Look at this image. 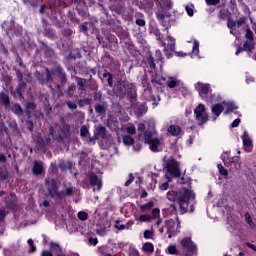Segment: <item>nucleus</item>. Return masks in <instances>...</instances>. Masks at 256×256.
<instances>
[{
	"label": "nucleus",
	"instance_id": "obj_56",
	"mask_svg": "<svg viewBox=\"0 0 256 256\" xmlns=\"http://www.w3.org/2000/svg\"><path fill=\"white\" fill-rule=\"evenodd\" d=\"M156 59L158 61H163V56H161V51L160 50L156 51Z\"/></svg>",
	"mask_w": 256,
	"mask_h": 256
},
{
	"label": "nucleus",
	"instance_id": "obj_17",
	"mask_svg": "<svg viewBox=\"0 0 256 256\" xmlns=\"http://www.w3.org/2000/svg\"><path fill=\"white\" fill-rule=\"evenodd\" d=\"M235 23L236 21L231 20V18L228 19L227 27L230 29V33L234 35V37H237V35H241L240 32H235Z\"/></svg>",
	"mask_w": 256,
	"mask_h": 256
},
{
	"label": "nucleus",
	"instance_id": "obj_50",
	"mask_svg": "<svg viewBox=\"0 0 256 256\" xmlns=\"http://www.w3.org/2000/svg\"><path fill=\"white\" fill-rule=\"evenodd\" d=\"M136 25L139 27H145V20L141 18L136 19Z\"/></svg>",
	"mask_w": 256,
	"mask_h": 256
},
{
	"label": "nucleus",
	"instance_id": "obj_38",
	"mask_svg": "<svg viewBox=\"0 0 256 256\" xmlns=\"http://www.w3.org/2000/svg\"><path fill=\"white\" fill-rule=\"evenodd\" d=\"M167 251L170 255H177V247L175 245L168 246Z\"/></svg>",
	"mask_w": 256,
	"mask_h": 256
},
{
	"label": "nucleus",
	"instance_id": "obj_15",
	"mask_svg": "<svg viewBox=\"0 0 256 256\" xmlns=\"http://www.w3.org/2000/svg\"><path fill=\"white\" fill-rule=\"evenodd\" d=\"M167 85L170 89H174V87H181L183 83L176 77H169L167 80Z\"/></svg>",
	"mask_w": 256,
	"mask_h": 256
},
{
	"label": "nucleus",
	"instance_id": "obj_30",
	"mask_svg": "<svg viewBox=\"0 0 256 256\" xmlns=\"http://www.w3.org/2000/svg\"><path fill=\"white\" fill-rule=\"evenodd\" d=\"M12 111L15 113V115H23V108H21V105L19 104H15L12 107Z\"/></svg>",
	"mask_w": 256,
	"mask_h": 256
},
{
	"label": "nucleus",
	"instance_id": "obj_3",
	"mask_svg": "<svg viewBox=\"0 0 256 256\" xmlns=\"http://www.w3.org/2000/svg\"><path fill=\"white\" fill-rule=\"evenodd\" d=\"M194 114L198 125H205V122L209 121V116L207 115V112L205 111V105L203 104H199L195 108Z\"/></svg>",
	"mask_w": 256,
	"mask_h": 256
},
{
	"label": "nucleus",
	"instance_id": "obj_41",
	"mask_svg": "<svg viewBox=\"0 0 256 256\" xmlns=\"http://www.w3.org/2000/svg\"><path fill=\"white\" fill-rule=\"evenodd\" d=\"M148 65L150 69H155V59L153 58V56L148 57Z\"/></svg>",
	"mask_w": 256,
	"mask_h": 256
},
{
	"label": "nucleus",
	"instance_id": "obj_24",
	"mask_svg": "<svg viewBox=\"0 0 256 256\" xmlns=\"http://www.w3.org/2000/svg\"><path fill=\"white\" fill-rule=\"evenodd\" d=\"M169 17H171V15L169 14H163V13L157 14V20L161 21V23H163L165 27H167V24H165V22L167 21V19H169Z\"/></svg>",
	"mask_w": 256,
	"mask_h": 256
},
{
	"label": "nucleus",
	"instance_id": "obj_58",
	"mask_svg": "<svg viewBox=\"0 0 256 256\" xmlns=\"http://www.w3.org/2000/svg\"><path fill=\"white\" fill-rule=\"evenodd\" d=\"M163 1H164L165 7H167L168 9H171V0H163Z\"/></svg>",
	"mask_w": 256,
	"mask_h": 256
},
{
	"label": "nucleus",
	"instance_id": "obj_29",
	"mask_svg": "<svg viewBox=\"0 0 256 256\" xmlns=\"http://www.w3.org/2000/svg\"><path fill=\"white\" fill-rule=\"evenodd\" d=\"M80 135L81 137H89L90 132H89V126H82L80 129Z\"/></svg>",
	"mask_w": 256,
	"mask_h": 256
},
{
	"label": "nucleus",
	"instance_id": "obj_33",
	"mask_svg": "<svg viewBox=\"0 0 256 256\" xmlns=\"http://www.w3.org/2000/svg\"><path fill=\"white\" fill-rule=\"evenodd\" d=\"M78 219H80V221H87V219H89V214L85 211H80L78 212Z\"/></svg>",
	"mask_w": 256,
	"mask_h": 256
},
{
	"label": "nucleus",
	"instance_id": "obj_55",
	"mask_svg": "<svg viewBox=\"0 0 256 256\" xmlns=\"http://www.w3.org/2000/svg\"><path fill=\"white\" fill-rule=\"evenodd\" d=\"M89 243L90 245H97V243H99V240H97V238H89Z\"/></svg>",
	"mask_w": 256,
	"mask_h": 256
},
{
	"label": "nucleus",
	"instance_id": "obj_54",
	"mask_svg": "<svg viewBox=\"0 0 256 256\" xmlns=\"http://www.w3.org/2000/svg\"><path fill=\"white\" fill-rule=\"evenodd\" d=\"M239 123H241V119L237 118L232 122L231 127H239Z\"/></svg>",
	"mask_w": 256,
	"mask_h": 256
},
{
	"label": "nucleus",
	"instance_id": "obj_51",
	"mask_svg": "<svg viewBox=\"0 0 256 256\" xmlns=\"http://www.w3.org/2000/svg\"><path fill=\"white\" fill-rule=\"evenodd\" d=\"M46 81H53V76L51 74V72L49 71V69L46 68Z\"/></svg>",
	"mask_w": 256,
	"mask_h": 256
},
{
	"label": "nucleus",
	"instance_id": "obj_28",
	"mask_svg": "<svg viewBox=\"0 0 256 256\" xmlns=\"http://www.w3.org/2000/svg\"><path fill=\"white\" fill-rule=\"evenodd\" d=\"M245 221L249 225V227H252V229H254L255 223L253 222V219L251 218V214H249V212L245 213Z\"/></svg>",
	"mask_w": 256,
	"mask_h": 256
},
{
	"label": "nucleus",
	"instance_id": "obj_9",
	"mask_svg": "<svg viewBox=\"0 0 256 256\" xmlns=\"http://www.w3.org/2000/svg\"><path fill=\"white\" fill-rule=\"evenodd\" d=\"M88 181L91 185V187H93V192L95 193V191H101V189L103 188V180H101V178L99 176H97L96 174H90L88 176Z\"/></svg>",
	"mask_w": 256,
	"mask_h": 256
},
{
	"label": "nucleus",
	"instance_id": "obj_40",
	"mask_svg": "<svg viewBox=\"0 0 256 256\" xmlns=\"http://www.w3.org/2000/svg\"><path fill=\"white\" fill-rule=\"evenodd\" d=\"M95 111H96V113H99V114L105 113V106H103L101 104H97L95 106Z\"/></svg>",
	"mask_w": 256,
	"mask_h": 256
},
{
	"label": "nucleus",
	"instance_id": "obj_59",
	"mask_svg": "<svg viewBox=\"0 0 256 256\" xmlns=\"http://www.w3.org/2000/svg\"><path fill=\"white\" fill-rule=\"evenodd\" d=\"M41 256H53V253H51L50 251L44 250Z\"/></svg>",
	"mask_w": 256,
	"mask_h": 256
},
{
	"label": "nucleus",
	"instance_id": "obj_49",
	"mask_svg": "<svg viewBox=\"0 0 256 256\" xmlns=\"http://www.w3.org/2000/svg\"><path fill=\"white\" fill-rule=\"evenodd\" d=\"M151 237H153V232H151V230H146L144 232V238L145 239H151Z\"/></svg>",
	"mask_w": 256,
	"mask_h": 256
},
{
	"label": "nucleus",
	"instance_id": "obj_36",
	"mask_svg": "<svg viewBox=\"0 0 256 256\" xmlns=\"http://www.w3.org/2000/svg\"><path fill=\"white\" fill-rule=\"evenodd\" d=\"M51 251H61V246L57 242H50Z\"/></svg>",
	"mask_w": 256,
	"mask_h": 256
},
{
	"label": "nucleus",
	"instance_id": "obj_23",
	"mask_svg": "<svg viewBox=\"0 0 256 256\" xmlns=\"http://www.w3.org/2000/svg\"><path fill=\"white\" fill-rule=\"evenodd\" d=\"M73 191L74 189L72 186H67L62 192H60V194H62V199L63 197H71V195H73Z\"/></svg>",
	"mask_w": 256,
	"mask_h": 256
},
{
	"label": "nucleus",
	"instance_id": "obj_1",
	"mask_svg": "<svg viewBox=\"0 0 256 256\" xmlns=\"http://www.w3.org/2000/svg\"><path fill=\"white\" fill-rule=\"evenodd\" d=\"M191 199H195V193L191 191L190 188H183L178 192L169 191L167 193V200L174 201L177 205H179L180 215H185L189 209V201Z\"/></svg>",
	"mask_w": 256,
	"mask_h": 256
},
{
	"label": "nucleus",
	"instance_id": "obj_46",
	"mask_svg": "<svg viewBox=\"0 0 256 256\" xmlns=\"http://www.w3.org/2000/svg\"><path fill=\"white\" fill-rule=\"evenodd\" d=\"M66 105H67V107H68L69 109H71V110L77 109V105L75 104V102L67 101V102H66Z\"/></svg>",
	"mask_w": 256,
	"mask_h": 256
},
{
	"label": "nucleus",
	"instance_id": "obj_44",
	"mask_svg": "<svg viewBox=\"0 0 256 256\" xmlns=\"http://www.w3.org/2000/svg\"><path fill=\"white\" fill-rule=\"evenodd\" d=\"M59 167L62 171H65V169H71V162H68L67 165H65V163H60Z\"/></svg>",
	"mask_w": 256,
	"mask_h": 256
},
{
	"label": "nucleus",
	"instance_id": "obj_57",
	"mask_svg": "<svg viewBox=\"0 0 256 256\" xmlns=\"http://www.w3.org/2000/svg\"><path fill=\"white\" fill-rule=\"evenodd\" d=\"M80 31H82L83 33H87V31H89V28H87L86 25H80Z\"/></svg>",
	"mask_w": 256,
	"mask_h": 256
},
{
	"label": "nucleus",
	"instance_id": "obj_60",
	"mask_svg": "<svg viewBox=\"0 0 256 256\" xmlns=\"http://www.w3.org/2000/svg\"><path fill=\"white\" fill-rule=\"evenodd\" d=\"M138 131H145V124L144 123H139L138 124Z\"/></svg>",
	"mask_w": 256,
	"mask_h": 256
},
{
	"label": "nucleus",
	"instance_id": "obj_12",
	"mask_svg": "<svg viewBox=\"0 0 256 256\" xmlns=\"http://www.w3.org/2000/svg\"><path fill=\"white\" fill-rule=\"evenodd\" d=\"M221 159L226 167H231L234 161H239V157H231L229 152H224L221 155Z\"/></svg>",
	"mask_w": 256,
	"mask_h": 256
},
{
	"label": "nucleus",
	"instance_id": "obj_52",
	"mask_svg": "<svg viewBox=\"0 0 256 256\" xmlns=\"http://www.w3.org/2000/svg\"><path fill=\"white\" fill-rule=\"evenodd\" d=\"M159 189H160L161 191H167V189H169V183H168V182H165V183L161 184V185L159 186Z\"/></svg>",
	"mask_w": 256,
	"mask_h": 256
},
{
	"label": "nucleus",
	"instance_id": "obj_8",
	"mask_svg": "<svg viewBox=\"0 0 256 256\" xmlns=\"http://www.w3.org/2000/svg\"><path fill=\"white\" fill-rule=\"evenodd\" d=\"M46 184L50 197H54L56 199H63V194L59 192V185H57V181L55 179L46 181Z\"/></svg>",
	"mask_w": 256,
	"mask_h": 256
},
{
	"label": "nucleus",
	"instance_id": "obj_16",
	"mask_svg": "<svg viewBox=\"0 0 256 256\" xmlns=\"http://www.w3.org/2000/svg\"><path fill=\"white\" fill-rule=\"evenodd\" d=\"M32 172L34 173V175H43V173H45V171L43 170V163L35 161Z\"/></svg>",
	"mask_w": 256,
	"mask_h": 256
},
{
	"label": "nucleus",
	"instance_id": "obj_11",
	"mask_svg": "<svg viewBox=\"0 0 256 256\" xmlns=\"http://www.w3.org/2000/svg\"><path fill=\"white\" fill-rule=\"evenodd\" d=\"M165 55L167 59H171L173 57V53L175 52V39L171 36H168V44L167 47L164 48Z\"/></svg>",
	"mask_w": 256,
	"mask_h": 256
},
{
	"label": "nucleus",
	"instance_id": "obj_2",
	"mask_svg": "<svg viewBox=\"0 0 256 256\" xmlns=\"http://www.w3.org/2000/svg\"><path fill=\"white\" fill-rule=\"evenodd\" d=\"M155 135H157L155 123L148 122V129L144 132V143L149 145L151 151L157 153V151H159V147H161V140L155 137Z\"/></svg>",
	"mask_w": 256,
	"mask_h": 256
},
{
	"label": "nucleus",
	"instance_id": "obj_7",
	"mask_svg": "<svg viewBox=\"0 0 256 256\" xmlns=\"http://www.w3.org/2000/svg\"><path fill=\"white\" fill-rule=\"evenodd\" d=\"M166 169L172 177H181V169H179V162L170 158L166 161Z\"/></svg>",
	"mask_w": 256,
	"mask_h": 256
},
{
	"label": "nucleus",
	"instance_id": "obj_43",
	"mask_svg": "<svg viewBox=\"0 0 256 256\" xmlns=\"http://www.w3.org/2000/svg\"><path fill=\"white\" fill-rule=\"evenodd\" d=\"M159 213H160V210L158 208H154L152 210V219H159Z\"/></svg>",
	"mask_w": 256,
	"mask_h": 256
},
{
	"label": "nucleus",
	"instance_id": "obj_31",
	"mask_svg": "<svg viewBox=\"0 0 256 256\" xmlns=\"http://www.w3.org/2000/svg\"><path fill=\"white\" fill-rule=\"evenodd\" d=\"M247 22V19L245 18H240L238 21L235 22L234 24V31H237L241 27V25H245Z\"/></svg>",
	"mask_w": 256,
	"mask_h": 256
},
{
	"label": "nucleus",
	"instance_id": "obj_34",
	"mask_svg": "<svg viewBox=\"0 0 256 256\" xmlns=\"http://www.w3.org/2000/svg\"><path fill=\"white\" fill-rule=\"evenodd\" d=\"M123 143H124V145H133V143H134L133 137H131L129 135L124 136Z\"/></svg>",
	"mask_w": 256,
	"mask_h": 256
},
{
	"label": "nucleus",
	"instance_id": "obj_27",
	"mask_svg": "<svg viewBox=\"0 0 256 256\" xmlns=\"http://www.w3.org/2000/svg\"><path fill=\"white\" fill-rule=\"evenodd\" d=\"M185 10L187 12V15H189V17H193V15H195V5L193 4L186 5Z\"/></svg>",
	"mask_w": 256,
	"mask_h": 256
},
{
	"label": "nucleus",
	"instance_id": "obj_48",
	"mask_svg": "<svg viewBox=\"0 0 256 256\" xmlns=\"http://www.w3.org/2000/svg\"><path fill=\"white\" fill-rule=\"evenodd\" d=\"M206 5H219L221 3V0H205Z\"/></svg>",
	"mask_w": 256,
	"mask_h": 256
},
{
	"label": "nucleus",
	"instance_id": "obj_10",
	"mask_svg": "<svg viewBox=\"0 0 256 256\" xmlns=\"http://www.w3.org/2000/svg\"><path fill=\"white\" fill-rule=\"evenodd\" d=\"M195 89L201 97L205 98L211 92V85L198 82L195 84Z\"/></svg>",
	"mask_w": 256,
	"mask_h": 256
},
{
	"label": "nucleus",
	"instance_id": "obj_47",
	"mask_svg": "<svg viewBox=\"0 0 256 256\" xmlns=\"http://www.w3.org/2000/svg\"><path fill=\"white\" fill-rule=\"evenodd\" d=\"M115 228L118 229V231H123L124 229H127V226L124 224L119 225V220H116Z\"/></svg>",
	"mask_w": 256,
	"mask_h": 256
},
{
	"label": "nucleus",
	"instance_id": "obj_21",
	"mask_svg": "<svg viewBox=\"0 0 256 256\" xmlns=\"http://www.w3.org/2000/svg\"><path fill=\"white\" fill-rule=\"evenodd\" d=\"M0 103L5 105V107H9V95L5 94V92L0 93Z\"/></svg>",
	"mask_w": 256,
	"mask_h": 256
},
{
	"label": "nucleus",
	"instance_id": "obj_45",
	"mask_svg": "<svg viewBox=\"0 0 256 256\" xmlns=\"http://www.w3.org/2000/svg\"><path fill=\"white\" fill-rule=\"evenodd\" d=\"M133 181H135V176H133V174H130L129 179L125 182V187H129V185H131Z\"/></svg>",
	"mask_w": 256,
	"mask_h": 256
},
{
	"label": "nucleus",
	"instance_id": "obj_26",
	"mask_svg": "<svg viewBox=\"0 0 256 256\" xmlns=\"http://www.w3.org/2000/svg\"><path fill=\"white\" fill-rule=\"evenodd\" d=\"M143 250L146 251L147 253H153V251H155V247L153 246V243L146 242L143 245Z\"/></svg>",
	"mask_w": 256,
	"mask_h": 256
},
{
	"label": "nucleus",
	"instance_id": "obj_13",
	"mask_svg": "<svg viewBox=\"0 0 256 256\" xmlns=\"http://www.w3.org/2000/svg\"><path fill=\"white\" fill-rule=\"evenodd\" d=\"M167 131L172 135V137H181L183 135V129L179 125H170Z\"/></svg>",
	"mask_w": 256,
	"mask_h": 256
},
{
	"label": "nucleus",
	"instance_id": "obj_4",
	"mask_svg": "<svg viewBox=\"0 0 256 256\" xmlns=\"http://www.w3.org/2000/svg\"><path fill=\"white\" fill-rule=\"evenodd\" d=\"M97 139H107V128H105V126H95L94 135L88 138V143H93V145H95V141H97Z\"/></svg>",
	"mask_w": 256,
	"mask_h": 256
},
{
	"label": "nucleus",
	"instance_id": "obj_53",
	"mask_svg": "<svg viewBox=\"0 0 256 256\" xmlns=\"http://www.w3.org/2000/svg\"><path fill=\"white\" fill-rule=\"evenodd\" d=\"M97 235H100L101 237H104L105 233H106V229L105 228H100L98 230H96Z\"/></svg>",
	"mask_w": 256,
	"mask_h": 256
},
{
	"label": "nucleus",
	"instance_id": "obj_35",
	"mask_svg": "<svg viewBox=\"0 0 256 256\" xmlns=\"http://www.w3.org/2000/svg\"><path fill=\"white\" fill-rule=\"evenodd\" d=\"M192 53H194V55H199V41L197 40L193 41Z\"/></svg>",
	"mask_w": 256,
	"mask_h": 256
},
{
	"label": "nucleus",
	"instance_id": "obj_63",
	"mask_svg": "<svg viewBox=\"0 0 256 256\" xmlns=\"http://www.w3.org/2000/svg\"><path fill=\"white\" fill-rule=\"evenodd\" d=\"M144 113H147V107L142 106V110L141 109L139 110V114L143 115Z\"/></svg>",
	"mask_w": 256,
	"mask_h": 256
},
{
	"label": "nucleus",
	"instance_id": "obj_25",
	"mask_svg": "<svg viewBox=\"0 0 256 256\" xmlns=\"http://www.w3.org/2000/svg\"><path fill=\"white\" fill-rule=\"evenodd\" d=\"M255 48V44L253 43V40H247L244 43V51H253Z\"/></svg>",
	"mask_w": 256,
	"mask_h": 256
},
{
	"label": "nucleus",
	"instance_id": "obj_22",
	"mask_svg": "<svg viewBox=\"0 0 256 256\" xmlns=\"http://www.w3.org/2000/svg\"><path fill=\"white\" fill-rule=\"evenodd\" d=\"M153 220V216L149 215V214H142L139 216L138 221H140V223H150V221Z\"/></svg>",
	"mask_w": 256,
	"mask_h": 256
},
{
	"label": "nucleus",
	"instance_id": "obj_20",
	"mask_svg": "<svg viewBox=\"0 0 256 256\" xmlns=\"http://www.w3.org/2000/svg\"><path fill=\"white\" fill-rule=\"evenodd\" d=\"M212 113L213 115H215L216 117H219V115H221V113H223V107L221 104H216L212 107Z\"/></svg>",
	"mask_w": 256,
	"mask_h": 256
},
{
	"label": "nucleus",
	"instance_id": "obj_6",
	"mask_svg": "<svg viewBox=\"0 0 256 256\" xmlns=\"http://www.w3.org/2000/svg\"><path fill=\"white\" fill-rule=\"evenodd\" d=\"M164 223L167 229V233L181 232V220H179V216H176L174 220L173 219L166 220Z\"/></svg>",
	"mask_w": 256,
	"mask_h": 256
},
{
	"label": "nucleus",
	"instance_id": "obj_42",
	"mask_svg": "<svg viewBox=\"0 0 256 256\" xmlns=\"http://www.w3.org/2000/svg\"><path fill=\"white\" fill-rule=\"evenodd\" d=\"M246 39L253 41V31H251V28L246 29Z\"/></svg>",
	"mask_w": 256,
	"mask_h": 256
},
{
	"label": "nucleus",
	"instance_id": "obj_14",
	"mask_svg": "<svg viewBox=\"0 0 256 256\" xmlns=\"http://www.w3.org/2000/svg\"><path fill=\"white\" fill-rule=\"evenodd\" d=\"M242 141H243L245 150L248 153H250L251 148L253 147V141H251V138L249 137V134L247 133V131L244 132V134L242 136Z\"/></svg>",
	"mask_w": 256,
	"mask_h": 256
},
{
	"label": "nucleus",
	"instance_id": "obj_37",
	"mask_svg": "<svg viewBox=\"0 0 256 256\" xmlns=\"http://www.w3.org/2000/svg\"><path fill=\"white\" fill-rule=\"evenodd\" d=\"M220 175H223L224 177H227L229 175V172L227 169H225L221 164L217 165Z\"/></svg>",
	"mask_w": 256,
	"mask_h": 256
},
{
	"label": "nucleus",
	"instance_id": "obj_18",
	"mask_svg": "<svg viewBox=\"0 0 256 256\" xmlns=\"http://www.w3.org/2000/svg\"><path fill=\"white\" fill-rule=\"evenodd\" d=\"M155 207V203L153 201H149L143 205H140L141 213H145V211H151Z\"/></svg>",
	"mask_w": 256,
	"mask_h": 256
},
{
	"label": "nucleus",
	"instance_id": "obj_64",
	"mask_svg": "<svg viewBox=\"0 0 256 256\" xmlns=\"http://www.w3.org/2000/svg\"><path fill=\"white\" fill-rule=\"evenodd\" d=\"M100 256H113L109 253H105L103 250H100Z\"/></svg>",
	"mask_w": 256,
	"mask_h": 256
},
{
	"label": "nucleus",
	"instance_id": "obj_32",
	"mask_svg": "<svg viewBox=\"0 0 256 256\" xmlns=\"http://www.w3.org/2000/svg\"><path fill=\"white\" fill-rule=\"evenodd\" d=\"M76 83H77V85H79L81 91H85V83H87L86 79L76 78Z\"/></svg>",
	"mask_w": 256,
	"mask_h": 256
},
{
	"label": "nucleus",
	"instance_id": "obj_5",
	"mask_svg": "<svg viewBox=\"0 0 256 256\" xmlns=\"http://www.w3.org/2000/svg\"><path fill=\"white\" fill-rule=\"evenodd\" d=\"M180 247L184 253H195L197 251V245H195L191 237L187 236L180 240Z\"/></svg>",
	"mask_w": 256,
	"mask_h": 256
},
{
	"label": "nucleus",
	"instance_id": "obj_39",
	"mask_svg": "<svg viewBox=\"0 0 256 256\" xmlns=\"http://www.w3.org/2000/svg\"><path fill=\"white\" fill-rule=\"evenodd\" d=\"M126 131L127 133H129V135H135V133H137V129L135 128V125L128 126Z\"/></svg>",
	"mask_w": 256,
	"mask_h": 256
},
{
	"label": "nucleus",
	"instance_id": "obj_19",
	"mask_svg": "<svg viewBox=\"0 0 256 256\" xmlns=\"http://www.w3.org/2000/svg\"><path fill=\"white\" fill-rule=\"evenodd\" d=\"M223 105L227 107V110L224 112V115H229L231 111H235V109H237V105H235V103L233 102H223Z\"/></svg>",
	"mask_w": 256,
	"mask_h": 256
},
{
	"label": "nucleus",
	"instance_id": "obj_61",
	"mask_svg": "<svg viewBox=\"0 0 256 256\" xmlns=\"http://www.w3.org/2000/svg\"><path fill=\"white\" fill-rule=\"evenodd\" d=\"M5 215H7V213L3 210L0 211V221H3L5 219Z\"/></svg>",
	"mask_w": 256,
	"mask_h": 256
},
{
	"label": "nucleus",
	"instance_id": "obj_62",
	"mask_svg": "<svg viewBox=\"0 0 256 256\" xmlns=\"http://www.w3.org/2000/svg\"><path fill=\"white\" fill-rule=\"evenodd\" d=\"M179 185H185L187 183V180H185L183 177L178 180Z\"/></svg>",
	"mask_w": 256,
	"mask_h": 256
}]
</instances>
